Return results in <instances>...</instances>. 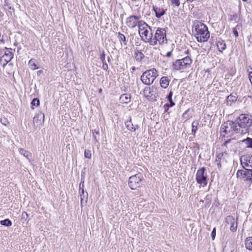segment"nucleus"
<instances>
[{
  "label": "nucleus",
  "instance_id": "nucleus-46",
  "mask_svg": "<svg viewBox=\"0 0 252 252\" xmlns=\"http://www.w3.org/2000/svg\"><path fill=\"white\" fill-rule=\"evenodd\" d=\"M233 33L236 37L238 36V32L235 28L233 29Z\"/></svg>",
  "mask_w": 252,
  "mask_h": 252
},
{
  "label": "nucleus",
  "instance_id": "nucleus-50",
  "mask_svg": "<svg viewBox=\"0 0 252 252\" xmlns=\"http://www.w3.org/2000/svg\"><path fill=\"white\" fill-rule=\"evenodd\" d=\"M171 55H172V52H168L166 53V56L167 57H171Z\"/></svg>",
  "mask_w": 252,
  "mask_h": 252
},
{
  "label": "nucleus",
  "instance_id": "nucleus-51",
  "mask_svg": "<svg viewBox=\"0 0 252 252\" xmlns=\"http://www.w3.org/2000/svg\"><path fill=\"white\" fill-rule=\"evenodd\" d=\"M93 136H94V140L96 142H97L98 141V140L97 139L96 136H95L94 135H93Z\"/></svg>",
  "mask_w": 252,
  "mask_h": 252
},
{
  "label": "nucleus",
  "instance_id": "nucleus-37",
  "mask_svg": "<svg viewBox=\"0 0 252 252\" xmlns=\"http://www.w3.org/2000/svg\"><path fill=\"white\" fill-rule=\"evenodd\" d=\"M80 197H81V206H83L84 201H83V195H85L84 193V189H82L81 191L80 192Z\"/></svg>",
  "mask_w": 252,
  "mask_h": 252
},
{
  "label": "nucleus",
  "instance_id": "nucleus-4",
  "mask_svg": "<svg viewBox=\"0 0 252 252\" xmlns=\"http://www.w3.org/2000/svg\"><path fill=\"white\" fill-rule=\"evenodd\" d=\"M220 131L224 133V134L221 135L222 137H225L226 135L231 136L234 134H238L237 124L235 121H227L221 125Z\"/></svg>",
  "mask_w": 252,
  "mask_h": 252
},
{
  "label": "nucleus",
  "instance_id": "nucleus-35",
  "mask_svg": "<svg viewBox=\"0 0 252 252\" xmlns=\"http://www.w3.org/2000/svg\"><path fill=\"white\" fill-rule=\"evenodd\" d=\"M84 156L86 158H91L92 154L91 152L89 150H85L84 152Z\"/></svg>",
  "mask_w": 252,
  "mask_h": 252
},
{
  "label": "nucleus",
  "instance_id": "nucleus-6",
  "mask_svg": "<svg viewBox=\"0 0 252 252\" xmlns=\"http://www.w3.org/2000/svg\"><path fill=\"white\" fill-rule=\"evenodd\" d=\"M158 76L157 70L153 68L144 72L141 76L140 80L144 84L150 85L154 83Z\"/></svg>",
  "mask_w": 252,
  "mask_h": 252
},
{
  "label": "nucleus",
  "instance_id": "nucleus-19",
  "mask_svg": "<svg viewBox=\"0 0 252 252\" xmlns=\"http://www.w3.org/2000/svg\"><path fill=\"white\" fill-rule=\"evenodd\" d=\"M153 10L155 13L156 17L158 18H160L162 16L164 15L165 13V10L162 8L153 7Z\"/></svg>",
  "mask_w": 252,
  "mask_h": 252
},
{
  "label": "nucleus",
  "instance_id": "nucleus-27",
  "mask_svg": "<svg viewBox=\"0 0 252 252\" xmlns=\"http://www.w3.org/2000/svg\"><path fill=\"white\" fill-rule=\"evenodd\" d=\"M19 151L21 155H23V156L28 158L32 156V154L31 153L24 150V149L20 148L19 149Z\"/></svg>",
  "mask_w": 252,
  "mask_h": 252
},
{
  "label": "nucleus",
  "instance_id": "nucleus-16",
  "mask_svg": "<svg viewBox=\"0 0 252 252\" xmlns=\"http://www.w3.org/2000/svg\"><path fill=\"white\" fill-rule=\"evenodd\" d=\"M173 67L174 69L176 70H179L181 69H184L186 68V66L183 63L182 59L177 60L173 64Z\"/></svg>",
  "mask_w": 252,
  "mask_h": 252
},
{
  "label": "nucleus",
  "instance_id": "nucleus-7",
  "mask_svg": "<svg viewBox=\"0 0 252 252\" xmlns=\"http://www.w3.org/2000/svg\"><path fill=\"white\" fill-rule=\"evenodd\" d=\"M206 169L203 167L197 170L196 173V181L198 184L204 187L207 185V176L205 172Z\"/></svg>",
  "mask_w": 252,
  "mask_h": 252
},
{
  "label": "nucleus",
  "instance_id": "nucleus-11",
  "mask_svg": "<svg viewBox=\"0 0 252 252\" xmlns=\"http://www.w3.org/2000/svg\"><path fill=\"white\" fill-rule=\"evenodd\" d=\"M140 17L136 15H131L126 19V24L130 29H133L137 26L139 27L141 20Z\"/></svg>",
  "mask_w": 252,
  "mask_h": 252
},
{
  "label": "nucleus",
  "instance_id": "nucleus-33",
  "mask_svg": "<svg viewBox=\"0 0 252 252\" xmlns=\"http://www.w3.org/2000/svg\"><path fill=\"white\" fill-rule=\"evenodd\" d=\"M40 104V101L39 99L35 98L32 99V100L31 102V105L32 109H33V106H37Z\"/></svg>",
  "mask_w": 252,
  "mask_h": 252
},
{
  "label": "nucleus",
  "instance_id": "nucleus-52",
  "mask_svg": "<svg viewBox=\"0 0 252 252\" xmlns=\"http://www.w3.org/2000/svg\"><path fill=\"white\" fill-rule=\"evenodd\" d=\"M131 69L132 71H135L136 70V67L135 66H132L131 67Z\"/></svg>",
  "mask_w": 252,
  "mask_h": 252
},
{
  "label": "nucleus",
  "instance_id": "nucleus-24",
  "mask_svg": "<svg viewBox=\"0 0 252 252\" xmlns=\"http://www.w3.org/2000/svg\"><path fill=\"white\" fill-rule=\"evenodd\" d=\"M126 127L128 130L131 131H135L136 130V128L134 127L133 124L131 122V119L130 118L129 121H127L125 122Z\"/></svg>",
  "mask_w": 252,
  "mask_h": 252
},
{
  "label": "nucleus",
  "instance_id": "nucleus-1",
  "mask_svg": "<svg viewBox=\"0 0 252 252\" xmlns=\"http://www.w3.org/2000/svg\"><path fill=\"white\" fill-rule=\"evenodd\" d=\"M235 121L237 125L238 134L248 133L252 127V116L248 114L240 115Z\"/></svg>",
  "mask_w": 252,
  "mask_h": 252
},
{
  "label": "nucleus",
  "instance_id": "nucleus-23",
  "mask_svg": "<svg viewBox=\"0 0 252 252\" xmlns=\"http://www.w3.org/2000/svg\"><path fill=\"white\" fill-rule=\"evenodd\" d=\"M145 57L143 53L140 51H137L134 52V58L136 61L138 62H140L142 59Z\"/></svg>",
  "mask_w": 252,
  "mask_h": 252
},
{
  "label": "nucleus",
  "instance_id": "nucleus-42",
  "mask_svg": "<svg viewBox=\"0 0 252 252\" xmlns=\"http://www.w3.org/2000/svg\"><path fill=\"white\" fill-rule=\"evenodd\" d=\"M171 2L177 6H179L180 4L179 0H171Z\"/></svg>",
  "mask_w": 252,
  "mask_h": 252
},
{
  "label": "nucleus",
  "instance_id": "nucleus-31",
  "mask_svg": "<svg viewBox=\"0 0 252 252\" xmlns=\"http://www.w3.org/2000/svg\"><path fill=\"white\" fill-rule=\"evenodd\" d=\"M182 60L187 67L189 66L192 63V60L188 56L182 59Z\"/></svg>",
  "mask_w": 252,
  "mask_h": 252
},
{
  "label": "nucleus",
  "instance_id": "nucleus-36",
  "mask_svg": "<svg viewBox=\"0 0 252 252\" xmlns=\"http://www.w3.org/2000/svg\"><path fill=\"white\" fill-rule=\"evenodd\" d=\"M197 123H195L194 122H193L192 123V132L194 134L196 132V130L197 129Z\"/></svg>",
  "mask_w": 252,
  "mask_h": 252
},
{
  "label": "nucleus",
  "instance_id": "nucleus-34",
  "mask_svg": "<svg viewBox=\"0 0 252 252\" xmlns=\"http://www.w3.org/2000/svg\"><path fill=\"white\" fill-rule=\"evenodd\" d=\"M205 203L209 206L212 201V194H207L205 197Z\"/></svg>",
  "mask_w": 252,
  "mask_h": 252
},
{
  "label": "nucleus",
  "instance_id": "nucleus-53",
  "mask_svg": "<svg viewBox=\"0 0 252 252\" xmlns=\"http://www.w3.org/2000/svg\"><path fill=\"white\" fill-rule=\"evenodd\" d=\"M107 59H108V62H110V57H108Z\"/></svg>",
  "mask_w": 252,
  "mask_h": 252
},
{
  "label": "nucleus",
  "instance_id": "nucleus-43",
  "mask_svg": "<svg viewBox=\"0 0 252 252\" xmlns=\"http://www.w3.org/2000/svg\"><path fill=\"white\" fill-rule=\"evenodd\" d=\"M216 228L214 227L212 231V233H211V237H212V238L213 240L215 239V237H216Z\"/></svg>",
  "mask_w": 252,
  "mask_h": 252
},
{
  "label": "nucleus",
  "instance_id": "nucleus-29",
  "mask_svg": "<svg viewBox=\"0 0 252 252\" xmlns=\"http://www.w3.org/2000/svg\"><path fill=\"white\" fill-rule=\"evenodd\" d=\"M28 64L31 68L32 70H35L39 68L37 65L35 63V60L33 59H32L29 61Z\"/></svg>",
  "mask_w": 252,
  "mask_h": 252
},
{
  "label": "nucleus",
  "instance_id": "nucleus-15",
  "mask_svg": "<svg viewBox=\"0 0 252 252\" xmlns=\"http://www.w3.org/2000/svg\"><path fill=\"white\" fill-rule=\"evenodd\" d=\"M144 94L145 96L151 99H155V95L154 94V91L150 87H146L144 90Z\"/></svg>",
  "mask_w": 252,
  "mask_h": 252
},
{
  "label": "nucleus",
  "instance_id": "nucleus-57",
  "mask_svg": "<svg viewBox=\"0 0 252 252\" xmlns=\"http://www.w3.org/2000/svg\"><path fill=\"white\" fill-rule=\"evenodd\" d=\"M41 70L38 71L37 73H41Z\"/></svg>",
  "mask_w": 252,
  "mask_h": 252
},
{
  "label": "nucleus",
  "instance_id": "nucleus-5",
  "mask_svg": "<svg viewBox=\"0 0 252 252\" xmlns=\"http://www.w3.org/2000/svg\"><path fill=\"white\" fill-rule=\"evenodd\" d=\"M158 42L160 45L167 42L166 31L165 29L158 28L156 31L154 37H151L149 43L151 46H155L157 44Z\"/></svg>",
  "mask_w": 252,
  "mask_h": 252
},
{
  "label": "nucleus",
  "instance_id": "nucleus-47",
  "mask_svg": "<svg viewBox=\"0 0 252 252\" xmlns=\"http://www.w3.org/2000/svg\"><path fill=\"white\" fill-rule=\"evenodd\" d=\"M249 78L252 85V71H250L249 73Z\"/></svg>",
  "mask_w": 252,
  "mask_h": 252
},
{
  "label": "nucleus",
  "instance_id": "nucleus-44",
  "mask_svg": "<svg viewBox=\"0 0 252 252\" xmlns=\"http://www.w3.org/2000/svg\"><path fill=\"white\" fill-rule=\"evenodd\" d=\"M0 122L1 123V124L2 125H3L4 126H7L8 124H9V122L6 119H1Z\"/></svg>",
  "mask_w": 252,
  "mask_h": 252
},
{
  "label": "nucleus",
  "instance_id": "nucleus-32",
  "mask_svg": "<svg viewBox=\"0 0 252 252\" xmlns=\"http://www.w3.org/2000/svg\"><path fill=\"white\" fill-rule=\"evenodd\" d=\"M0 224L2 225H4L6 226H10L12 225V223L10 220L6 219L4 220H0Z\"/></svg>",
  "mask_w": 252,
  "mask_h": 252
},
{
  "label": "nucleus",
  "instance_id": "nucleus-49",
  "mask_svg": "<svg viewBox=\"0 0 252 252\" xmlns=\"http://www.w3.org/2000/svg\"><path fill=\"white\" fill-rule=\"evenodd\" d=\"M93 135H94V134H98L99 131L98 130H97L96 129H94L93 130Z\"/></svg>",
  "mask_w": 252,
  "mask_h": 252
},
{
  "label": "nucleus",
  "instance_id": "nucleus-2",
  "mask_svg": "<svg viewBox=\"0 0 252 252\" xmlns=\"http://www.w3.org/2000/svg\"><path fill=\"white\" fill-rule=\"evenodd\" d=\"M194 35L198 42L207 41L210 37V33L207 27L199 21H195L193 24Z\"/></svg>",
  "mask_w": 252,
  "mask_h": 252
},
{
  "label": "nucleus",
  "instance_id": "nucleus-21",
  "mask_svg": "<svg viewBox=\"0 0 252 252\" xmlns=\"http://www.w3.org/2000/svg\"><path fill=\"white\" fill-rule=\"evenodd\" d=\"M217 46L220 52H222L226 48V44L224 40L219 39L217 42Z\"/></svg>",
  "mask_w": 252,
  "mask_h": 252
},
{
  "label": "nucleus",
  "instance_id": "nucleus-18",
  "mask_svg": "<svg viewBox=\"0 0 252 252\" xmlns=\"http://www.w3.org/2000/svg\"><path fill=\"white\" fill-rule=\"evenodd\" d=\"M170 80L167 76H162L159 81L160 85L161 88L166 89L169 86Z\"/></svg>",
  "mask_w": 252,
  "mask_h": 252
},
{
  "label": "nucleus",
  "instance_id": "nucleus-30",
  "mask_svg": "<svg viewBox=\"0 0 252 252\" xmlns=\"http://www.w3.org/2000/svg\"><path fill=\"white\" fill-rule=\"evenodd\" d=\"M172 95H173V92L172 90H170L169 94L166 97L167 100L169 102V104H170V106H174L175 105V103L174 102V101H173L172 98Z\"/></svg>",
  "mask_w": 252,
  "mask_h": 252
},
{
  "label": "nucleus",
  "instance_id": "nucleus-14",
  "mask_svg": "<svg viewBox=\"0 0 252 252\" xmlns=\"http://www.w3.org/2000/svg\"><path fill=\"white\" fill-rule=\"evenodd\" d=\"M44 114L41 112L37 113L35 116L33 117V121L35 124L38 125L41 122H44Z\"/></svg>",
  "mask_w": 252,
  "mask_h": 252
},
{
  "label": "nucleus",
  "instance_id": "nucleus-26",
  "mask_svg": "<svg viewBox=\"0 0 252 252\" xmlns=\"http://www.w3.org/2000/svg\"><path fill=\"white\" fill-rule=\"evenodd\" d=\"M223 153H220L217 155L216 162L219 168L221 167V160L223 158Z\"/></svg>",
  "mask_w": 252,
  "mask_h": 252
},
{
  "label": "nucleus",
  "instance_id": "nucleus-12",
  "mask_svg": "<svg viewBox=\"0 0 252 252\" xmlns=\"http://www.w3.org/2000/svg\"><path fill=\"white\" fill-rule=\"evenodd\" d=\"M222 147H225L228 152L236 153L237 152V145L234 139H229L223 142L221 145Z\"/></svg>",
  "mask_w": 252,
  "mask_h": 252
},
{
  "label": "nucleus",
  "instance_id": "nucleus-10",
  "mask_svg": "<svg viewBox=\"0 0 252 252\" xmlns=\"http://www.w3.org/2000/svg\"><path fill=\"white\" fill-rule=\"evenodd\" d=\"M11 48L5 47L4 54L0 58V63L3 66H5L13 58V54L11 52Z\"/></svg>",
  "mask_w": 252,
  "mask_h": 252
},
{
  "label": "nucleus",
  "instance_id": "nucleus-41",
  "mask_svg": "<svg viewBox=\"0 0 252 252\" xmlns=\"http://www.w3.org/2000/svg\"><path fill=\"white\" fill-rule=\"evenodd\" d=\"M189 111V109L186 111L182 115V117L185 118L186 120L188 119L189 117V116L188 115V112Z\"/></svg>",
  "mask_w": 252,
  "mask_h": 252
},
{
  "label": "nucleus",
  "instance_id": "nucleus-8",
  "mask_svg": "<svg viewBox=\"0 0 252 252\" xmlns=\"http://www.w3.org/2000/svg\"><path fill=\"white\" fill-rule=\"evenodd\" d=\"M142 175L140 173L136 174L129 177L128 184L131 189H135L140 187L142 184Z\"/></svg>",
  "mask_w": 252,
  "mask_h": 252
},
{
  "label": "nucleus",
  "instance_id": "nucleus-13",
  "mask_svg": "<svg viewBox=\"0 0 252 252\" xmlns=\"http://www.w3.org/2000/svg\"><path fill=\"white\" fill-rule=\"evenodd\" d=\"M225 221L226 225H229L230 230L234 232L237 230V221L232 216H228L225 218Z\"/></svg>",
  "mask_w": 252,
  "mask_h": 252
},
{
  "label": "nucleus",
  "instance_id": "nucleus-59",
  "mask_svg": "<svg viewBox=\"0 0 252 252\" xmlns=\"http://www.w3.org/2000/svg\"><path fill=\"white\" fill-rule=\"evenodd\" d=\"M132 1H136V0H131Z\"/></svg>",
  "mask_w": 252,
  "mask_h": 252
},
{
  "label": "nucleus",
  "instance_id": "nucleus-40",
  "mask_svg": "<svg viewBox=\"0 0 252 252\" xmlns=\"http://www.w3.org/2000/svg\"><path fill=\"white\" fill-rule=\"evenodd\" d=\"M173 106H170L169 103H166L164 105V112H167L170 107H173Z\"/></svg>",
  "mask_w": 252,
  "mask_h": 252
},
{
  "label": "nucleus",
  "instance_id": "nucleus-9",
  "mask_svg": "<svg viewBox=\"0 0 252 252\" xmlns=\"http://www.w3.org/2000/svg\"><path fill=\"white\" fill-rule=\"evenodd\" d=\"M237 177L244 181L252 182V168L245 169V170H238L237 171Z\"/></svg>",
  "mask_w": 252,
  "mask_h": 252
},
{
  "label": "nucleus",
  "instance_id": "nucleus-48",
  "mask_svg": "<svg viewBox=\"0 0 252 252\" xmlns=\"http://www.w3.org/2000/svg\"><path fill=\"white\" fill-rule=\"evenodd\" d=\"M248 158H249V159H247L246 162L249 163V164H251L252 162V156L249 157Z\"/></svg>",
  "mask_w": 252,
  "mask_h": 252
},
{
  "label": "nucleus",
  "instance_id": "nucleus-20",
  "mask_svg": "<svg viewBox=\"0 0 252 252\" xmlns=\"http://www.w3.org/2000/svg\"><path fill=\"white\" fill-rule=\"evenodd\" d=\"M130 94H123L120 97V100L122 103H128L130 101Z\"/></svg>",
  "mask_w": 252,
  "mask_h": 252
},
{
  "label": "nucleus",
  "instance_id": "nucleus-55",
  "mask_svg": "<svg viewBox=\"0 0 252 252\" xmlns=\"http://www.w3.org/2000/svg\"><path fill=\"white\" fill-rule=\"evenodd\" d=\"M185 53L186 54H188L189 53V51L188 50L186 51Z\"/></svg>",
  "mask_w": 252,
  "mask_h": 252
},
{
  "label": "nucleus",
  "instance_id": "nucleus-17",
  "mask_svg": "<svg viewBox=\"0 0 252 252\" xmlns=\"http://www.w3.org/2000/svg\"><path fill=\"white\" fill-rule=\"evenodd\" d=\"M237 96L236 93H231L226 98V104L227 105L231 106L234 102L237 100Z\"/></svg>",
  "mask_w": 252,
  "mask_h": 252
},
{
  "label": "nucleus",
  "instance_id": "nucleus-25",
  "mask_svg": "<svg viewBox=\"0 0 252 252\" xmlns=\"http://www.w3.org/2000/svg\"><path fill=\"white\" fill-rule=\"evenodd\" d=\"M241 142L245 143L246 145V147L248 148L252 149V138L247 137L241 141Z\"/></svg>",
  "mask_w": 252,
  "mask_h": 252
},
{
  "label": "nucleus",
  "instance_id": "nucleus-45",
  "mask_svg": "<svg viewBox=\"0 0 252 252\" xmlns=\"http://www.w3.org/2000/svg\"><path fill=\"white\" fill-rule=\"evenodd\" d=\"M102 68L103 69L105 70H107L108 69V64L106 63V62L102 63Z\"/></svg>",
  "mask_w": 252,
  "mask_h": 252
},
{
  "label": "nucleus",
  "instance_id": "nucleus-58",
  "mask_svg": "<svg viewBox=\"0 0 252 252\" xmlns=\"http://www.w3.org/2000/svg\"><path fill=\"white\" fill-rule=\"evenodd\" d=\"M102 91V90L101 89H100L99 90V92H101Z\"/></svg>",
  "mask_w": 252,
  "mask_h": 252
},
{
  "label": "nucleus",
  "instance_id": "nucleus-28",
  "mask_svg": "<svg viewBox=\"0 0 252 252\" xmlns=\"http://www.w3.org/2000/svg\"><path fill=\"white\" fill-rule=\"evenodd\" d=\"M118 38L119 40V41L122 43V42H124V43L125 45H127L126 40V37L125 35L121 33L120 32H119L118 33Z\"/></svg>",
  "mask_w": 252,
  "mask_h": 252
},
{
  "label": "nucleus",
  "instance_id": "nucleus-38",
  "mask_svg": "<svg viewBox=\"0 0 252 252\" xmlns=\"http://www.w3.org/2000/svg\"><path fill=\"white\" fill-rule=\"evenodd\" d=\"M82 197H83V201H84V203H83V206H84V205H85L86 204V203H87V201L88 197V193L86 192L85 195H83Z\"/></svg>",
  "mask_w": 252,
  "mask_h": 252
},
{
  "label": "nucleus",
  "instance_id": "nucleus-56",
  "mask_svg": "<svg viewBox=\"0 0 252 252\" xmlns=\"http://www.w3.org/2000/svg\"><path fill=\"white\" fill-rule=\"evenodd\" d=\"M188 1H189V2H191L193 0H187Z\"/></svg>",
  "mask_w": 252,
  "mask_h": 252
},
{
  "label": "nucleus",
  "instance_id": "nucleus-54",
  "mask_svg": "<svg viewBox=\"0 0 252 252\" xmlns=\"http://www.w3.org/2000/svg\"><path fill=\"white\" fill-rule=\"evenodd\" d=\"M134 127H135L136 128V129H138L139 127L138 125H135V126H134Z\"/></svg>",
  "mask_w": 252,
  "mask_h": 252
},
{
  "label": "nucleus",
  "instance_id": "nucleus-3",
  "mask_svg": "<svg viewBox=\"0 0 252 252\" xmlns=\"http://www.w3.org/2000/svg\"><path fill=\"white\" fill-rule=\"evenodd\" d=\"M138 33L141 40L145 42L149 43L151 37H153L151 28L143 21H141L139 25Z\"/></svg>",
  "mask_w": 252,
  "mask_h": 252
},
{
  "label": "nucleus",
  "instance_id": "nucleus-22",
  "mask_svg": "<svg viewBox=\"0 0 252 252\" xmlns=\"http://www.w3.org/2000/svg\"><path fill=\"white\" fill-rule=\"evenodd\" d=\"M245 248L252 251V237H247L245 241Z\"/></svg>",
  "mask_w": 252,
  "mask_h": 252
},
{
  "label": "nucleus",
  "instance_id": "nucleus-39",
  "mask_svg": "<svg viewBox=\"0 0 252 252\" xmlns=\"http://www.w3.org/2000/svg\"><path fill=\"white\" fill-rule=\"evenodd\" d=\"M100 59L102 63L106 62H105V53H104V51L102 52V54L100 55Z\"/></svg>",
  "mask_w": 252,
  "mask_h": 252
}]
</instances>
